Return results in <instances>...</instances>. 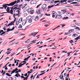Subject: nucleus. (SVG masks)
Masks as SVG:
<instances>
[{
  "label": "nucleus",
  "instance_id": "3c124183",
  "mask_svg": "<svg viewBox=\"0 0 80 80\" xmlns=\"http://www.w3.org/2000/svg\"><path fill=\"white\" fill-rule=\"evenodd\" d=\"M71 15H72V16H74V15H75V13H72L71 14Z\"/></svg>",
  "mask_w": 80,
  "mask_h": 80
},
{
  "label": "nucleus",
  "instance_id": "aec40b11",
  "mask_svg": "<svg viewBox=\"0 0 80 80\" xmlns=\"http://www.w3.org/2000/svg\"><path fill=\"white\" fill-rule=\"evenodd\" d=\"M54 7V5H53L49 6L48 7V9H49V8H52V7Z\"/></svg>",
  "mask_w": 80,
  "mask_h": 80
},
{
  "label": "nucleus",
  "instance_id": "b1692460",
  "mask_svg": "<svg viewBox=\"0 0 80 80\" xmlns=\"http://www.w3.org/2000/svg\"><path fill=\"white\" fill-rule=\"evenodd\" d=\"M73 0H68V2L69 3H70V2H73ZM76 1V0H75Z\"/></svg>",
  "mask_w": 80,
  "mask_h": 80
},
{
  "label": "nucleus",
  "instance_id": "bb28decb",
  "mask_svg": "<svg viewBox=\"0 0 80 80\" xmlns=\"http://www.w3.org/2000/svg\"><path fill=\"white\" fill-rule=\"evenodd\" d=\"M32 20H33L32 19H30L29 20L28 22H29V23H32Z\"/></svg>",
  "mask_w": 80,
  "mask_h": 80
},
{
  "label": "nucleus",
  "instance_id": "bf43d9fd",
  "mask_svg": "<svg viewBox=\"0 0 80 80\" xmlns=\"http://www.w3.org/2000/svg\"><path fill=\"white\" fill-rule=\"evenodd\" d=\"M68 33L69 32L65 33L64 34V35H68Z\"/></svg>",
  "mask_w": 80,
  "mask_h": 80
},
{
  "label": "nucleus",
  "instance_id": "423d86ee",
  "mask_svg": "<svg viewBox=\"0 0 80 80\" xmlns=\"http://www.w3.org/2000/svg\"><path fill=\"white\" fill-rule=\"evenodd\" d=\"M65 72V70H64L62 72L61 75H60V76H59V77H60L61 80H65V79H64V78H63V74H62L63 73V72Z\"/></svg>",
  "mask_w": 80,
  "mask_h": 80
},
{
  "label": "nucleus",
  "instance_id": "79ce46f5",
  "mask_svg": "<svg viewBox=\"0 0 80 80\" xmlns=\"http://www.w3.org/2000/svg\"><path fill=\"white\" fill-rule=\"evenodd\" d=\"M15 77H18V74H16L15 75Z\"/></svg>",
  "mask_w": 80,
  "mask_h": 80
},
{
  "label": "nucleus",
  "instance_id": "f3484780",
  "mask_svg": "<svg viewBox=\"0 0 80 80\" xmlns=\"http://www.w3.org/2000/svg\"><path fill=\"white\" fill-rule=\"evenodd\" d=\"M56 1L57 2V3L58 2H59V3H61V2H62V3H61V5H64V4H66V3H65L64 4H62V3L63 2L62 1Z\"/></svg>",
  "mask_w": 80,
  "mask_h": 80
},
{
  "label": "nucleus",
  "instance_id": "412c9836",
  "mask_svg": "<svg viewBox=\"0 0 80 80\" xmlns=\"http://www.w3.org/2000/svg\"><path fill=\"white\" fill-rule=\"evenodd\" d=\"M15 19L14 20V21H12V22H12V23H11V24H12V25H14V23H15V20H16V18H15Z\"/></svg>",
  "mask_w": 80,
  "mask_h": 80
},
{
  "label": "nucleus",
  "instance_id": "c756f323",
  "mask_svg": "<svg viewBox=\"0 0 80 80\" xmlns=\"http://www.w3.org/2000/svg\"><path fill=\"white\" fill-rule=\"evenodd\" d=\"M76 3H77V2H73L72 3H71L70 4H75Z\"/></svg>",
  "mask_w": 80,
  "mask_h": 80
},
{
  "label": "nucleus",
  "instance_id": "8fccbe9b",
  "mask_svg": "<svg viewBox=\"0 0 80 80\" xmlns=\"http://www.w3.org/2000/svg\"><path fill=\"white\" fill-rule=\"evenodd\" d=\"M27 75H28V74L27 73H26L24 74V76L25 77H27Z\"/></svg>",
  "mask_w": 80,
  "mask_h": 80
},
{
  "label": "nucleus",
  "instance_id": "f03ea898",
  "mask_svg": "<svg viewBox=\"0 0 80 80\" xmlns=\"http://www.w3.org/2000/svg\"><path fill=\"white\" fill-rule=\"evenodd\" d=\"M23 0H17V1H16L14 2H12L11 4H12V6H13V5H15V3H17H17H20V2H23Z\"/></svg>",
  "mask_w": 80,
  "mask_h": 80
},
{
  "label": "nucleus",
  "instance_id": "0eeeda50",
  "mask_svg": "<svg viewBox=\"0 0 80 80\" xmlns=\"http://www.w3.org/2000/svg\"><path fill=\"white\" fill-rule=\"evenodd\" d=\"M20 13V11L18 10L16 12V14H13V17L15 18V16H17V15H18V14Z\"/></svg>",
  "mask_w": 80,
  "mask_h": 80
},
{
  "label": "nucleus",
  "instance_id": "a19ab883",
  "mask_svg": "<svg viewBox=\"0 0 80 80\" xmlns=\"http://www.w3.org/2000/svg\"><path fill=\"white\" fill-rule=\"evenodd\" d=\"M19 66H18V67H19V68L20 67H22V65L21 64H20L19 65Z\"/></svg>",
  "mask_w": 80,
  "mask_h": 80
},
{
  "label": "nucleus",
  "instance_id": "c9c22d12",
  "mask_svg": "<svg viewBox=\"0 0 80 80\" xmlns=\"http://www.w3.org/2000/svg\"><path fill=\"white\" fill-rule=\"evenodd\" d=\"M19 22L18 21H17L16 23V25H18V24H19Z\"/></svg>",
  "mask_w": 80,
  "mask_h": 80
},
{
  "label": "nucleus",
  "instance_id": "13d9d810",
  "mask_svg": "<svg viewBox=\"0 0 80 80\" xmlns=\"http://www.w3.org/2000/svg\"><path fill=\"white\" fill-rule=\"evenodd\" d=\"M15 34H17V33H18V32H15L14 33Z\"/></svg>",
  "mask_w": 80,
  "mask_h": 80
},
{
  "label": "nucleus",
  "instance_id": "680f3d73",
  "mask_svg": "<svg viewBox=\"0 0 80 80\" xmlns=\"http://www.w3.org/2000/svg\"><path fill=\"white\" fill-rule=\"evenodd\" d=\"M74 30V29H71L70 31H71V32H72Z\"/></svg>",
  "mask_w": 80,
  "mask_h": 80
},
{
  "label": "nucleus",
  "instance_id": "7c9ffc66",
  "mask_svg": "<svg viewBox=\"0 0 80 80\" xmlns=\"http://www.w3.org/2000/svg\"><path fill=\"white\" fill-rule=\"evenodd\" d=\"M35 72H34L33 74H32V76H31V77H30V78H32V77H33V75H34L35 74Z\"/></svg>",
  "mask_w": 80,
  "mask_h": 80
},
{
  "label": "nucleus",
  "instance_id": "a18cd8bd",
  "mask_svg": "<svg viewBox=\"0 0 80 80\" xmlns=\"http://www.w3.org/2000/svg\"><path fill=\"white\" fill-rule=\"evenodd\" d=\"M49 25H48L47 24H46L44 25V26L46 27H48V26H49Z\"/></svg>",
  "mask_w": 80,
  "mask_h": 80
},
{
  "label": "nucleus",
  "instance_id": "49530a36",
  "mask_svg": "<svg viewBox=\"0 0 80 80\" xmlns=\"http://www.w3.org/2000/svg\"><path fill=\"white\" fill-rule=\"evenodd\" d=\"M27 13H25L24 14V17H26V16H27Z\"/></svg>",
  "mask_w": 80,
  "mask_h": 80
},
{
  "label": "nucleus",
  "instance_id": "a878e982",
  "mask_svg": "<svg viewBox=\"0 0 80 80\" xmlns=\"http://www.w3.org/2000/svg\"><path fill=\"white\" fill-rule=\"evenodd\" d=\"M76 36H78V35L75 34H73V35H72V37H76Z\"/></svg>",
  "mask_w": 80,
  "mask_h": 80
},
{
  "label": "nucleus",
  "instance_id": "cd10ccee",
  "mask_svg": "<svg viewBox=\"0 0 80 80\" xmlns=\"http://www.w3.org/2000/svg\"><path fill=\"white\" fill-rule=\"evenodd\" d=\"M68 17H64L62 18V20H65V19H68Z\"/></svg>",
  "mask_w": 80,
  "mask_h": 80
},
{
  "label": "nucleus",
  "instance_id": "6ab92c4d",
  "mask_svg": "<svg viewBox=\"0 0 80 80\" xmlns=\"http://www.w3.org/2000/svg\"><path fill=\"white\" fill-rule=\"evenodd\" d=\"M13 22H11L9 24H8V25H6V27H9V26L12 25V23Z\"/></svg>",
  "mask_w": 80,
  "mask_h": 80
},
{
  "label": "nucleus",
  "instance_id": "69168bd1",
  "mask_svg": "<svg viewBox=\"0 0 80 80\" xmlns=\"http://www.w3.org/2000/svg\"><path fill=\"white\" fill-rule=\"evenodd\" d=\"M5 33H6V31H5V32H4L3 31L2 33H3V34H5Z\"/></svg>",
  "mask_w": 80,
  "mask_h": 80
},
{
  "label": "nucleus",
  "instance_id": "052dcab7",
  "mask_svg": "<svg viewBox=\"0 0 80 80\" xmlns=\"http://www.w3.org/2000/svg\"><path fill=\"white\" fill-rule=\"evenodd\" d=\"M68 77H69V74H68V75L67 74V78Z\"/></svg>",
  "mask_w": 80,
  "mask_h": 80
},
{
  "label": "nucleus",
  "instance_id": "0e129e2a",
  "mask_svg": "<svg viewBox=\"0 0 80 80\" xmlns=\"http://www.w3.org/2000/svg\"><path fill=\"white\" fill-rule=\"evenodd\" d=\"M11 78L10 79L11 80H13V78H12V77L10 78Z\"/></svg>",
  "mask_w": 80,
  "mask_h": 80
},
{
  "label": "nucleus",
  "instance_id": "473e14b6",
  "mask_svg": "<svg viewBox=\"0 0 80 80\" xmlns=\"http://www.w3.org/2000/svg\"><path fill=\"white\" fill-rule=\"evenodd\" d=\"M42 4H40L39 5H38L37 6V7H36L37 8H38V7H40V5H41Z\"/></svg>",
  "mask_w": 80,
  "mask_h": 80
},
{
  "label": "nucleus",
  "instance_id": "9d476101",
  "mask_svg": "<svg viewBox=\"0 0 80 80\" xmlns=\"http://www.w3.org/2000/svg\"><path fill=\"white\" fill-rule=\"evenodd\" d=\"M27 21L26 19H24L22 21V25H25L26 23H27Z\"/></svg>",
  "mask_w": 80,
  "mask_h": 80
},
{
  "label": "nucleus",
  "instance_id": "4468645a",
  "mask_svg": "<svg viewBox=\"0 0 80 80\" xmlns=\"http://www.w3.org/2000/svg\"><path fill=\"white\" fill-rule=\"evenodd\" d=\"M29 8V7H27L24 8V10H25V11H27V10H28Z\"/></svg>",
  "mask_w": 80,
  "mask_h": 80
},
{
  "label": "nucleus",
  "instance_id": "5701e85b",
  "mask_svg": "<svg viewBox=\"0 0 80 80\" xmlns=\"http://www.w3.org/2000/svg\"><path fill=\"white\" fill-rule=\"evenodd\" d=\"M15 8V9H16L17 10H20L21 9V8H17V7H14V8Z\"/></svg>",
  "mask_w": 80,
  "mask_h": 80
},
{
  "label": "nucleus",
  "instance_id": "4d7b16f0",
  "mask_svg": "<svg viewBox=\"0 0 80 80\" xmlns=\"http://www.w3.org/2000/svg\"><path fill=\"white\" fill-rule=\"evenodd\" d=\"M5 71H4L3 73L2 74V75H5Z\"/></svg>",
  "mask_w": 80,
  "mask_h": 80
},
{
  "label": "nucleus",
  "instance_id": "f257e3e1",
  "mask_svg": "<svg viewBox=\"0 0 80 80\" xmlns=\"http://www.w3.org/2000/svg\"><path fill=\"white\" fill-rule=\"evenodd\" d=\"M58 15L55 17V18H62V17L61 15L62 14V12L58 11Z\"/></svg>",
  "mask_w": 80,
  "mask_h": 80
},
{
  "label": "nucleus",
  "instance_id": "603ef678",
  "mask_svg": "<svg viewBox=\"0 0 80 80\" xmlns=\"http://www.w3.org/2000/svg\"><path fill=\"white\" fill-rule=\"evenodd\" d=\"M38 76H39V74L38 75L37 77H36V78H40V77H38Z\"/></svg>",
  "mask_w": 80,
  "mask_h": 80
},
{
  "label": "nucleus",
  "instance_id": "774afa93",
  "mask_svg": "<svg viewBox=\"0 0 80 80\" xmlns=\"http://www.w3.org/2000/svg\"><path fill=\"white\" fill-rule=\"evenodd\" d=\"M18 72L19 71H17L16 72H15V73H17V74H18Z\"/></svg>",
  "mask_w": 80,
  "mask_h": 80
},
{
  "label": "nucleus",
  "instance_id": "338daca9",
  "mask_svg": "<svg viewBox=\"0 0 80 80\" xmlns=\"http://www.w3.org/2000/svg\"><path fill=\"white\" fill-rule=\"evenodd\" d=\"M54 3H55V4L57 3V1H55L54 2Z\"/></svg>",
  "mask_w": 80,
  "mask_h": 80
},
{
  "label": "nucleus",
  "instance_id": "dca6fc26",
  "mask_svg": "<svg viewBox=\"0 0 80 80\" xmlns=\"http://www.w3.org/2000/svg\"><path fill=\"white\" fill-rule=\"evenodd\" d=\"M22 20H23V18H20L18 22H19V23H21Z\"/></svg>",
  "mask_w": 80,
  "mask_h": 80
},
{
  "label": "nucleus",
  "instance_id": "f8f14e48",
  "mask_svg": "<svg viewBox=\"0 0 80 80\" xmlns=\"http://www.w3.org/2000/svg\"><path fill=\"white\" fill-rule=\"evenodd\" d=\"M44 1H48L49 2H48L49 3H53L54 2V0H43Z\"/></svg>",
  "mask_w": 80,
  "mask_h": 80
},
{
  "label": "nucleus",
  "instance_id": "5fc2aeb1",
  "mask_svg": "<svg viewBox=\"0 0 80 80\" xmlns=\"http://www.w3.org/2000/svg\"><path fill=\"white\" fill-rule=\"evenodd\" d=\"M43 15V14H41V15H40V17H42V16Z\"/></svg>",
  "mask_w": 80,
  "mask_h": 80
},
{
  "label": "nucleus",
  "instance_id": "e433bc0d",
  "mask_svg": "<svg viewBox=\"0 0 80 80\" xmlns=\"http://www.w3.org/2000/svg\"><path fill=\"white\" fill-rule=\"evenodd\" d=\"M75 29H78V30H80V28H79L78 27H76L75 28Z\"/></svg>",
  "mask_w": 80,
  "mask_h": 80
},
{
  "label": "nucleus",
  "instance_id": "4c0bfd02",
  "mask_svg": "<svg viewBox=\"0 0 80 80\" xmlns=\"http://www.w3.org/2000/svg\"><path fill=\"white\" fill-rule=\"evenodd\" d=\"M45 72H43V73H41L39 74V76H41V75H43V74H45Z\"/></svg>",
  "mask_w": 80,
  "mask_h": 80
},
{
  "label": "nucleus",
  "instance_id": "39448f33",
  "mask_svg": "<svg viewBox=\"0 0 80 80\" xmlns=\"http://www.w3.org/2000/svg\"><path fill=\"white\" fill-rule=\"evenodd\" d=\"M47 5L45 4H43L42 7L41 8L42 10L44 11V10H46L47 9Z\"/></svg>",
  "mask_w": 80,
  "mask_h": 80
},
{
  "label": "nucleus",
  "instance_id": "c85d7f7f",
  "mask_svg": "<svg viewBox=\"0 0 80 80\" xmlns=\"http://www.w3.org/2000/svg\"><path fill=\"white\" fill-rule=\"evenodd\" d=\"M35 32L34 33H32L30 34L29 35V36H32V35H34V34H35Z\"/></svg>",
  "mask_w": 80,
  "mask_h": 80
},
{
  "label": "nucleus",
  "instance_id": "c03bdc74",
  "mask_svg": "<svg viewBox=\"0 0 80 80\" xmlns=\"http://www.w3.org/2000/svg\"><path fill=\"white\" fill-rule=\"evenodd\" d=\"M27 18H28V19H30V18H32V16H29L28 17H27Z\"/></svg>",
  "mask_w": 80,
  "mask_h": 80
},
{
  "label": "nucleus",
  "instance_id": "09e8293b",
  "mask_svg": "<svg viewBox=\"0 0 80 80\" xmlns=\"http://www.w3.org/2000/svg\"><path fill=\"white\" fill-rule=\"evenodd\" d=\"M45 15H46V16H50V14H45Z\"/></svg>",
  "mask_w": 80,
  "mask_h": 80
},
{
  "label": "nucleus",
  "instance_id": "ddd939ff",
  "mask_svg": "<svg viewBox=\"0 0 80 80\" xmlns=\"http://www.w3.org/2000/svg\"><path fill=\"white\" fill-rule=\"evenodd\" d=\"M32 9V8H30L28 10V12H33V10Z\"/></svg>",
  "mask_w": 80,
  "mask_h": 80
},
{
  "label": "nucleus",
  "instance_id": "e2e57ef3",
  "mask_svg": "<svg viewBox=\"0 0 80 80\" xmlns=\"http://www.w3.org/2000/svg\"><path fill=\"white\" fill-rule=\"evenodd\" d=\"M25 78L24 77L21 76V78Z\"/></svg>",
  "mask_w": 80,
  "mask_h": 80
},
{
  "label": "nucleus",
  "instance_id": "a211bd4d",
  "mask_svg": "<svg viewBox=\"0 0 80 80\" xmlns=\"http://www.w3.org/2000/svg\"><path fill=\"white\" fill-rule=\"evenodd\" d=\"M36 12L38 13V14H40V13H41V11L40 9H38V11H37Z\"/></svg>",
  "mask_w": 80,
  "mask_h": 80
},
{
  "label": "nucleus",
  "instance_id": "1a4fd4ad",
  "mask_svg": "<svg viewBox=\"0 0 80 80\" xmlns=\"http://www.w3.org/2000/svg\"><path fill=\"white\" fill-rule=\"evenodd\" d=\"M52 15H52V18H54V17H55V16H57V15H58L57 12H54L53 13H52Z\"/></svg>",
  "mask_w": 80,
  "mask_h": 80
},
{
  "label": "nucleus",
  "instance_id": "ea45409f",
  "mask_svg": "<svg viewBox=\"0 0 80 80\" xmlns=\"http://www.w3.org/2000/svg\"><path fill=\"white\" fill-rule=\"evenodd\" d=\"M64 75V77H65V78H67V74H66V73H65Z\"/></svg>",
  "mask_w": 80,
  "mask_h": 80
},
{
  "label": "nucleus",
  "instance_id": "2eb2a0df",
  "mask_svg": "<svg viewBox=\"0 0 80 80\" xmlns=\"http://www.w3.org/2000/svg\"><path fill=\"white\" fill-rule=\"evenodd\" d=\"M66 10V9H64L61 10V11L63 13H65L66 12H67V11L65 10Z\"/></svg>",
  "mask_w": 80,
  "mask_h": 80
},
{
  "label": "nucleus",
  "instance_id": "393cba45",
  "mask_svg": "<svg viewBox=\"0 0 80 80\" xmlns=\"http://www.w3.org/2000/svg\"><path fill=\"white\" fill-rule=\"evenodd\" d=\"M79 39H80V36H79L78 37L75 38V39L76 40H78Z\"/></svg>",
  "mask_w": 80,
  "mask_h": 80
},
{
  "label": "nucleus",
  "instance_id": "4be33fe9",
  "mask_svg": "<svg viewBox=\"0 0 80 80\" xmlns=\"http://www.w3.org/2000/svg\"><path fill=\"white\" fill-rule=\"evenodd\" d=\"M10 8L9 7H8L7 8V9H6V10L7 11V12H9L10 11Z\"/></svg>",
  "mask_w": 80,
  "mask_h": 80
},
{
  "label": "nucleus",
  "instance_id": "9b49d317",
  "mask_svg": "<svg viewBox=\"0 0 80 80\" xmlns=\"http://www.w3.org/2000/svg\"><path fill=\"white\" fill-rule=\"evenodd\" d=\"M14 29H15V27H13L12 29L8 28L7 29V31L6 32H10V31H12V30H13Z\"/></svg>",
  "mask_w": 80,
  "mask_h": 80
},
{
  "label": "nucleus",
  "instance_id": "f704fd0d",
  "mask_svg": "<svg viewBox=\"0 0 80 80\" xmlns=\"http://www.w3.org/2000/svg\"><path fill=\"white\" fill-rule=\"evenodd\" d=\"M15 72H16V71H15V70H13V71H12V73H15Z\"/></svg>",
  "mask_w": 80,
  "mask_h": 80
},
{
  "label": "nucleus",
  "instance_id": "58836bf2",
  "mask_svg": "<svg viewBox=\"0 0 80 80\" xmlns=\"http://www.w3.org/2000/svg\"><path fill=\"white\" fill-rule=\"evenodd\" d=\"M19 28H22V25L21 24L19 25Z\"/></svg>",
  "mask_w": 80,
  "mask_h": 80
},
{
  "label": "nucleus",
  "instance_id": "2f4dec72",
  "mask_svg": "<svg viewBox=\"0 0 80 80\" xmlns=\"http://www.w3.org/2000/svg\"><path fill=\"white\" fill-rule=\"evenodd\" d=\"M6 75L7 76H8V77H11V75H10L9 74H8V73H6Z\"/></svg>",
  "mask_w": 80,
  "mask_h": 80
},
{
  "label": "nucleus",
  "instance_id": "6e6d98bb",
  "mask_svg": "<svg viewBox=\"0 0 80 80\" xmlns=\"http://www.w3.org/2000/svg\"><path fill=\"white\" fill-rule=\"evenodd\" d=\"M32 72L28 71V73H32Z\"/></svg>",
  "mask_w": 80,
  "mask_h": 80
},
{
  "label": "nucleus",
  "instance_id": "de8ad7c7",
  "mask_svg": "<svg viewBox=\"0 0 80 80\" xmlns=\"http://www.w3.org/2000/svg\"><path fill=\"white\" fill-rule=\"evenodd\" d=\"M61 25H62V27H65V25H63V24H61Z\"/></svg>",
  "mask_w": 80,
  "mask_h": 80
},
{
  "label": "nucleus",
  "instance_id": "7ed1b4c3",
  "mask_svg": "<svg viewBox=\"0 0 80 80\" xmlns=\"http://www.w3.org/2000/svg\"><path fill=\"white\" fill-rule=\"evenodd\" d=\"M7 5L8 6H12V4L11 2L9 4H3L2 5V7L4 8V9H5V10H6V9L7 8Z\"/></svg>",
  "mask_w": 80,
  "mask_h": 80
},
{
  "label": "nucleus",
  "instance_id": "37998d69",
  "mask_svg": "<svg viewBox=\"0 0 80 80\" xmlns=\"http://www.w3.org/2000/svg\"><path fill=\"white\" fill-rule=\"evenodd\" d=\"M25 7V5H23L22 6V9H23Z\"/></svg>",
  "mask_w": 80,
  "mask_h": 80
},
{
  "label": "nucleus",
  "instance_id": "864d4df0",
  "mask_svg": "<svg viewBox=\"0 0 80 80\" xmlns=\"http://www.w3.org/2000/svg\"><path fill=\"white\" fill-rule=\"evenodd\" d=\"M60 27V26H58L56 28H55L54 29H56V28H58V27Z\"/></svg>",
  "mask_w": 80,
  "mask_h": 80
},
{
  "label": "nucleus",
  "instance_id": "20e7f679",
  "mask_svg": "<svg viewBox=\"0 0 80 80\" xmlns=\"http://www.w3.org/2000/svg\"><path fill=\"white\" fill-rule=\"evenodd\" d=\"M39 19V18L38 16H37L36 17L34 16L32 17V20L33 21H38V20Z\"/></svg>",
  "mask_w": 80,
  "mask_h": 80
},
{
  "label": "nucleus",
  "instance_id": "6e6552de",
  "mask_svg": "<svg viewBox=\"0 0 80 80\" xmlns=\"http://www.w3.org/2000/svg\"><path fill=\"white\" fill-rule=\"evenodd\" d=\"M11 10L10 11V12H8V13H10L11 14H13V10H15V8H14V7H11Z\"/></svg>",
  "mask_w": 80,
  "mask_h": 80
},
{
  "label": "nucleus",
  "instance_id": "72a5a7b5",
  "mask_svg": "<svg viewBox=\"0 0 80 80\" xmlns=\"http://www.w3.org/2000/svg\"><path fill=\"white\" fill-rule=\"evenodd\" d=\"M30 42L29 39H28V40L25 42V43H28V42Z\"/></svg>",
  "mask_w": 80,
  "mask_h": 80
}]
</instances>
